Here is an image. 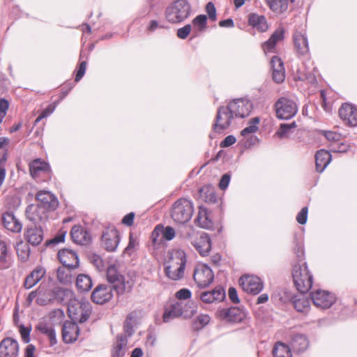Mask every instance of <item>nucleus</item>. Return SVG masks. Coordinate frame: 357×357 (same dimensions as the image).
I'll use <instances>...</instances> for the list:
<instances>
[{"label":"nucleus","instance_id":"f257e3e1","mask_svg":"<svg viewBox=\"0 0 357 357\" xmlns=\"http://www.w3.org/2000/svg\"><path fill=\"white\" fill-rule=\"evenodd\" d=\"M187 257L181 249L174 250L165 264L166 276L172 280H179L184 276Z\"/></svg>","mask_w":357,"mask_h":357},{"label":"nucleus","instance_id":"f03ea898","mask_svg":"<svg viewBox=\"0 0 357 357\" xmlns=\"http://www.w3.org/2000/svg\"><path fill=\"white\" fill-rule=\"evenodd\" d=\"M194 211L193 202L190 199L181 197L172 205L170 216L175 223L184 225L191 220Z\"/></svg>","mask_w":357,"mask_h":357},{"label":"nucleus","instance_id":"7ed1b4c3","mask_svg":"<svg viewBox=\"0 0 357 357\" xmlns=\"http://www.w3.org/2000/svg\"><path fill=\"white\" fill-rule=\"evenodd\" d=\"M191 13V6L188 0L174 1L165 10V18L169 23L177 24L187 19Z\"/></svg>","mask_w":357,"mask_h":357},{"label":"nucleus","instance_id":"20e7f679","mask_svg":"<svg viewBox=\"0 0 357 357\" xmlns=\"http://www.w3.org/2000/svg\"><path fill=\"white\" fill-rule=\"evenodd\" d=\"M291 274L296 289L303 294L308 292L312 286L313 277L306 263L302 265L298 263L294 264Z\"/></svg>","mask_w":357,"mask_h":357},{"label":"nucleus","instance_id":"39448f33","mask_svg":"<svg viewBox=\"0 0 357 357\" xmlns=\"http://www.w3.org/2000/svg\"><path fill=\"white\" fill-rule=\"evenodd\" d=\"M107 278L108 282L112 284V287L116 291L117 294L131 291L135 285V281L132 279L126 280L115 266H110L107 268Z\"/></svg>","mask_w":357,"mask_h":357},{"label":"nucleus","instance_id":"423d86ee","mask_svg":"<svg viewBox=\"0 0 357 357\" xmlns=\"http://www.w3.org/2000/svg\"><path fill=\"white\" fill-rule=\"evenodd\" d=\"M91 314V307L89 303L77 299H70L68 304V314L73 321L84 323L88 320Z\"/></svg>","mask_w":357,"mask_h":357},{"label":"nucleus","instance_id":"0eeeda50","mask_svg":"<svg viewBox=\"0 0 357 357\" xmlns=\"http://www.w3.org/2000/svg\"><path fill=\"white\" fill-rule=\"evenodd\" d=\"M89 52L86 50H81L79 54V61L74 71V80H68L61 86L60 89H73L75 84L79 82L84 76L86 70L87 60Z\"/></svg>","mask_w":357,"mask_h":357},{"label":"nucleus","instance_id":"6e6552de","mask_svg":"<svg viewBox=\"0 0 357 357\" xmlns=\"http://www.w3.org/2000/svg\"><path fill=\"white\" fill-rule=\"evenodd\" d=\"M234 117L227 105L220 107L212 126L213 130L218 133L222 132L231 126Z\"/></svg>","mask_w":357,"mask_h":357},{"label":"nucleus","instance_id":"1a4fd4ad","mask_svg":"<svg viewBox=\"0 0 357 357\" xmlns=\"http://www.w3.org/2000/svg\"><path fill=\"white\" fill-rule=\"evenodd\" d=\"M193 278L197 286L205 288L212 283L214 275L212 269L206 264H198L193 273Z\"/></svg>","mask_w":357,"mask_h":357},{"label":"nucleus","instance_id":"9d476101","mask_svg":"<svg viewBox=\"0 0 357 357\" xmlns=\"http://www.w3.org/2000/svg\"><path fill=\"white\" fill-rule=\"evenodd\" d=\"M238 282L244 291L253 295L259 294L264 288L263 281L256 275H242Z\"/></svg>","mask_w":357,"mask_h":357},{"label":"nucleus","instance_id":"9b49d317","mask_svg":"<svg viewBox=\"0 0 357 357\" xmlns=\"http://www.w3.org/2000/svg\"><path fill=\"white\" fill-rule=\"evenodd\" d=\"M276 114L279 119H289L297 113L296 104L285 98H280L275 104Z\"/></svg>","mask_w":357,"mask_h":357},{"label":"nucleus","instance_id":"f8f14e48","mask_svg":"<svg viewBox=\"0 0 357 357\" xmlns=\"http://www.w3.org/2000/svg\"><path fill=\"white\" fill-rule=\"evenodd\" d=\"M120 241L118 230L115 227L111 226L105 228L102 232L101 243L102 246L109 252L116 250Z\"/></svg>","mask_w":357,"mask_h":357},{"label":"nucleus","instance_id":"ddd939ff","mask_svg":"<svg viewBox=\"0 0 357 357\" xmlns=\"http://www.w3.org/2000/svg\"><path fill=\"white\" fill-rule=\"evenodd\" d=\"M227 107L233 113L234 116L241 118L248 116L252 109L251 102L243 98L235 99L231 101Z\"/></svg>","mask_w":357,"mask_h":357},{"label":"nucleus","instance_id":"4468645a","mask_svg":"<svg viewBox=\"0 0 357 357\" xmlns=\"http://www.w3.org/2000/svg\"><path fill=\"white\" fill-rule=\"evenodd\" d=\"M311 299L317 307L329 308L335 301V296L326 291L317 290L310 293Z\"/></svg>","mask_w":357,"mask_h":357},{"label":"nucleus","instance_id":"2eb2a0df","mask_svg":"<svg viewBox=\"0 0 357 357\" xmlns=\"http://www.w3.org/2000/svg\"><path fill=\"white\" fill-rule=\"evenodd\" d=\"M338 113L345 125L350 127L357 126V107L350 103H344Z\"/></svg>","mask_w":357,"mask_h":357},{"label":"nucleus","instance_id":"dca6fc26","mask_svg":"<svg viewBox=\"0 0 357 357\" xmlns=\"http://www.w3.org/2000/svg\"><path fill=\"white\" fill-rule=\"evenodd\" d=\"M218 317L229 322H241L245 318V313L237 307L223 308L218 312Z\"/></svg>","mask_w":357,"mask_h":357},{"label":"nucleus","instance_id":"f3484780","mask_svg":"<svg viewBox=\"0 0 357 357\" xmlns=\"http://www.w3.org/2000/svg\"><path fill=\"white\" fill-rule=\"evenodd\" d=\"M112 287L107 284H98L93 291L91 300L97 304H104L112 298Z\"/></svg>","mask_w":357,"mask_h":357},{"label":"nucleus","instance_id":"a211bd4d","mask_svg":"<svg viewBox=\"0 0 357 357\" xmlns=\"http://www.w3.org/2000/svg\"><path fill=\"white\" fill-rule=\"evenodd\" d=\"M36 199L38 201V205L43 206L50 211H55L59 202L54 195L49 191L40 190L36 195Z\"/></svg>","mask_w":357,"mask_h":357},{"label":"nucleus","instance_id":"6ab92c4d","mask_svg":"<svg viewBox=\"0 0 357 357\" xmlns=\"http://www.w3.org/2000/svg\"><path fill=\"white\" fill-rule=\"evenodd\" d=\"M60 293V290L48 289L40 284L38 288V298L36 302L41 306L48 305L53 303Z\"/></svg>","mask_w":357,"mask_h":357},{"label":"nucleus","instance_id":"aec40b11","mask_svg":"<svg viewBox=\"0 0 357 357\" xmlns=\"http://www.w3.org/2000/svg\"><path fill=\"white\" fill-rule=\"evenodd\" d=\"M19 344L12 337H6L0 342V357H17Z\"/></svg>","mask_w":357,"mask_h":357},{"label":"nucleus","instance_id":"412c9836","mask_svg":"<svg viewBox=\"0 0 357 357\" xmlns=\"http://www.w3.org/2000/svg\"><path fill=\"white\" fill-rule=\"evenodd\" d=\"M273 80L281 83L285 78V69L282 59L278 56H272L270 61Z\"/></svg>","mask_w":357,"mask_h":357},{"label":"nucleus","instance_id":"4be33fe9","mask_svg":"<svg viewBox=\"0 0 357 357\" xmlns=\"http://www.w3.org/2000/svg\"><path fill=\"white\" fill-rule=\"evenodd\" d=\"M79 335V328L76 321H66L62 328V337L66 343H73Z\"/></svg>","mask_w":357,"mask_h":357},{"label":"nucleus","instance_id":"5701e85b","mask_svg":"<svg viewBox=\"0 0 357 357\" xmlns=\"http://www.w3.org/2000/svg\"><path fill=\"white\" fill-rule=\"evenodd\" d=\"M57 255L63 266L74 269L79 266L78 256L71 250L63 249Z\"/></svg>","mask_w":357,"mask_h":357},{"label":"nucleus","instance_id":"b1692460","mask_svg":"<svg viewBox=\"0 0 357 357\" xmlns=\"http://www.w3.org/2000/svg\"><path fill=\"white\" fill-rule=\"evenodd\" d=\"M50 211L43 206H29L26 211V217L34 223L43 222L48 218V212Z\"/></svg>","mask_w":357,"mask_h":357},{"label":"nucleus","instance_id":"393cba45","mask_svg":"<svg viewBox=\"0 0 357 357\" xmlns=\"http://www.w3.org/2000/svg\"><path fill=\"white\" fill-rule=\"evenodd\" d=\"M70 236L73 241L78 245H87L91 241L90 234L81 225H75L71 229Z\"/></svg>","mask_w":357,"mask_h":357},{"label":"nucleus","instance_id":"a878e982","mask_svg":"<svg viewBox=\"0 0 357 357\" xmlns=\"http://www.w3.org/2000/svg\"><path fill=\"white\" fill-rule=\"evenodd\" d=\"M3 226L13 233H20L22 229V225L11 212H6L1 217Z\"/></svg>","mask_w":357,"mask_h":357},{"label":"nucleus","instance_id":"bb28decb","mask_svg":"<svg viewBox=\"0 0 357 357\" xmlns=\"http://www.w3.org/2000/svg\"><path fill=\"white\" fill-rule=\"evenodd\" d=\"M225 298V291L220 286L216 287L214 289L209 291L202 292L200 295V299L205 303H212L214 301H222Z\"/></svg>","mask_w":357,"mask_h":357},{"label":"nucleus","instance_id":"cd10ccee","mask_svg":"<svg viewBox=\"0 0 357 357\" xmlns=\"http://www.w3.org/2000/svg\"><path fill=\"white\" fill-rule=\"evenodd\" d=\"M24 238L32 245H38L43 240V231L40 227H29L24 233Z\"/></svg>","mask_w":357,"mask_h":357},{"label":"nucleus","instance_id":"c85d7f7f","mask_svg":"<svg viewBox=\"0 0 357 357\" xmlns=\"http://www.w3.org/2000/svg\"><path fill=\"white\" fill-rule=\"evenodd\" d=\"M248 24L261 33L266 32L268 29V24L266 17L256 13H252L248 15Z\"/></svg>","mask_w":357,"mask_h":357},{"label":"nucleus","instance_id":"c756f323","mask_svg":"<svg viewBox=\"0 0 357 357\" xmlns=\"http://www.w3.org/2000/svg\"><path fill=\"white\" fill-rule=\"evenodd\" d=\"M51 171L48 163L41 159H36L29 164V172L31 176L36 178L41 172L49 174Z\"/></svg>","mask_w":357,"mask_h":357},{"label":"nucleus","instance_id":"7c9ffc66","mask_svg":"<svg viewBox=\"0 0 357 357\" xmlns=\"http://www.w3.org/2000/svg\"><path fill=\"white\" fill-rule=\"evenodd\" d=\"M195 223L199 227L206 229H211L213 227V222L207 210L201 206L199 208L198 214L195 220Z\"/></svg>","mask_w":357,"mask_h":357},{"label":"nucleus","instance_id":"2f4dec72","mask_svg":"<svg viewBox=\"0 0 357 357\" xmlns=\"http://www.w3.org/2000/svg\"><path fill=\"white\" fill-rule=\"evenodd\" d=\"M193 245L200 255L207 256L211 249V241L208 235L203 234L198 239L195 241Z\"/></svg>","mask_w":357,"mask_h":357},{"label":"nucleus","instance_id":"473e14b6","mask_svg":"<svg viewBox=\"0 0 357 357\" xmlns=\"http://www.w3.org/2000/svg\"><path fill=\"white\" fill-rule=\"evenodd\" d=\"M45 274V268L41 266H37L25 278L24 287L26 289H31L44 277Z\"/></svg>","mask_w":357,"mask_h":357},{"label":"nucleus","instance_id":"72a5a7b5","mask_svg":"<svg viewBox=\"0 0 357 357\" xmlns=\"http://www.w3.org/2000/svg\"><path fill=\"white\" fill-rule=\"evenodd\" d=\"M332 155L328 151L321 149L315 154L317 172L321 173L331 161Z\"/></svg>","mask_w":357,"mask_h":357},{"label":"nucleus","instance_id":"f704fd0d","mask_svg":"<svg viewBox=\"0 0 357 357\" xmlns=\"http://www.w3.org/2000/svg\"><path fill=\"white\" fill-rule=\"evenodd\" d=\"M294 44L296 52L300 55H305L309 52V44L307 36L301 33L294 35Z\"/></svg>","mask_w":357,"mask_h":357},{"label":"nucleus","instance_id":"c9c22d12","mask_svg":"<svg viewBox=\"0 0 357 357\" xmlns=\"http://www.w3.org/2000/svg\"><path fill=\"white\" fill-rule=\"evenodd\" d=\"M127 344V336L123 334L118 335L112 349V357H123L126 351Z\"/></svg>","mask_w":357,"mask_h":357},{"label":"nucleus","instance_id":"e433bc0d","mask_svg":"<svg viewBox=\"0 0 357 357\" xmlns=\"http://www.w3.org/2000/svg\"><path fill=\"white\" fill-rule=\"evenodd\" d=\"M183 314V307L181 303L176 302L171 304L169 307H165L163 314V321L169 322L171 320L178 318Z\"/></svg>","mask_w":357,"mask_h":357},{"label":"nucleus","instance_id":"4c0bfd02","mask_svg":"<svg viewBox=\"0 0 357 357\" xmlns=\"http://www.w3.org/2000/svg\"><path fill=\"white\" fill-rule=\"evenodd\" d=\"M308 344L307 337L302 334L294 335L291 341L292 348L298 352L305 351L307 348Z\"/></svg>","mask_w":357,"mask_h":357},{"label":"nucleus","instance_id":"58836bf2","mask_svg":"<svg viewBox=\"0 0 357 357\" xmlns=\"http://www.w3.org/2000/svg\"><path fill=\"white\" fill-rule=\"evenodd\" d=\"M37 329L48 337L50 346L56 344V333L52 325L46 323H40L37 326Z\"/></svg>","mask_w":357,"mask_h":357},{"label":"nucleus","instance_id":"ea45409f","mask_svg":"<svg viewBox=\"0 0 357 357\" xmlns=\"http://www.w3.org/2000/svg\"><path fill=\"white\" fill-rule=\"evenodd\" d=\"M208 17L206 15L199 14L192 21V29L194 32H202L207 28Z\"/></svg>","mask_w":357,"mask_h":357},{"label":"nucleus","instance_id":"a19ab883","mask_svg":"<svg viewBox=\"0 0 357 357\" xmlns=\"http://www.w3.org/2000/svg\"><path fill=\"white\" fill-rule=\"evenodd\" d=\"M270 9L274 13H283L288 8L289 0H266Z\"/></svg>","mask_w":357,"mask_h":357},{"label":"nucleus","instance_id":"79ce46f5","mask_svg":"<svg viewBox=\"0 0 357 357\" xmlns=\"http://www.w3.org/2000/svg\"><path fill=\"white\" fill-rule=\"evenodd\" d=\"M92 280L91 278L85 274H80L77 276L76 286L81 291H88L92 287Z\"/></svg>","mask_w":357,"mask_h":357},{"label":"nucleus","instance_id":"37998d69","mask_svg":"<svg viewBox=\"0 0 357 357\" xmlns=\"http://www.w3.org/2000/svg\"><path fill=\"white\" fill-rule=\"evenodd\" d=\"M136 317H137V312H132L129 313L126 319V321L124 322L123 325V329L126 334L125 335L127 336V338L128 337H130L134 333V326L135 324L136 321Z\"/></svg>","mask_w":357,"mask_h":357},{"label":"nucleus","instance_id":"c03bdc74","mask_svg":"<svg viewBox=\"0 0 357 357\" xmlns=\"http://www.w3.org/2000/svg\"><path fill=\"white\" fill-rule=\"evenodd\" d=\"M274 357H291V353L289 347L280 342H278L273 349Z\"/></svg>","mask_w":357,"mask_h":357},{"label":"nucleus","instance_id":"a18cd8bd","mask_svg":"<svg viewBox=\"0 0 357 357\" xmlns=\"http://www.w3.org/2000/svg\"><path fill=\"white\" fill-rule=\"evenodd\" d=\"M72 268L65 266L59 267L57 269V279L63 284H67L72 282Z\"/></svg>","mask_w":357,"mask_h":357},{"label":"nucleus","instance_id":"49530a36","mask_svg":"<svg viewBox=\"0 0 357 357\" xmlns=\"http://www.w3.org/2000/svg\"><path fill=\"white\" fill-rule=\"evenodd\" d=\"M260 122V119L258 116L252 118L249 120L248 126L242 130L241 134L243 137H248L250 134L255 133L258 130V124Z\"/></svg>","mask_w":357,"mask_h":357},{"label":"nucleus","instance_id":"de8ad7c7","mask_svg":"<svg viewBox=\"0 0 357 357\" xmlns=\"http://www.w3.org/2000/svg\"><path fill=\"white\" fill-rule=\"evenodd\" d=\"M293 304L294 308L299 312L307 314L310 310V301L304 297L294 300Z\"/></svg>","mask_w":357,"mask_h":357},{"label":"nucleus","instance_id":"09e8293b","mask_svg":"<svg viewBox=\"0 0 357 357\" xmlns=\"http://www.w3.org/2000/svg\"><path fill=\"white\" fill-rule=\"evenodd\" d=\"M0 264L3 269L8 268L11 263L8 259V249L3 241H0Z\"/></svg>","mask_w":357,"mask_h":357},{"label":"nucleus","instance_id":"8fccbe9b","mask_svg":"<svg viewBox=\"0 0 357 357\" xmlns=\"http://www.w3.org/2000/svg\"><path fill=\"white\" fill-rule=\"evenodd\" d=\"M297 125L295 121L291 123H282L280 126L279 130L277 131L276 134L280 137L284 138L287 137L291 130L293 128H296Z\"/></svg>","mask_w":357,"mask_h":357},{"label":"nucleus","instance_id":"3c124183","mask_svg":"<svg viewBox=\"0 0 357 357\" xmlns=\"http://www.w3.org/2000/svg\"><path fill=\"white\" fill-rule=\"evenodd\" d=\"M16 252L19 258L22 261H26L29 257V250L28 245L22 242L18 243L16 246Z\"/></svg>","mask_w":357,"mask_h":357},{"label":"nucleus","instance_id":"603ef678","mask_svg":"<svg viewBox=\"0 0 357 357\" xmlns=\"http://www.w3.org/2000/svg\"><path fill=\"white\" fill-rule=\"evenodd\" d=\"M285 29L284 26H280L278 27L273 33L270 36V38L274 40L277 44L282 41L285 38Z\"/></svg>","mask_w":357,"mask_h":357},{"label":"nucleus","instance_id":"864d4df0","mask_svg":"<svg viewBox=\"0 0 357 357\" xmlns=\"http://www.w3.org/2000/svg\"><path fill=\"white\" fill-rule=\"evenodd\" d=\"M207 13V17L212 22L217 20V10L215 4L212 1L206 3L205 7Z\"/></svg>","mask_w":357,"mask_h":357},{"label":"nucleus","instance_id":"5fc2aeb1","mask_svg":"<svg viewBox=\"0 0 357 357\" xmlns=\"http://www.w3.org/2000/svg\"><path fill=\"white\" fill-rule=\"evenodd\" d=\"M192 25L190 24H187L184 25L183 27H181L177 29L176 35L177 37L180 39H185L190 35L192 31Z\"/></svg>","mask_w":357,"mask_h":357},{"label":"nucleus","instance_id":"6e6d98bb","mask_svg":"<svg viewBox=\"0 0 357 357\" xmlns=\"http://www.w3.org/2000/svg\"><path fill=\"white\" fill-rule=\"evenodd\" d=\"M68 94L67 91H63L60 96V98L57 101H54L52 104L49 105L45 109H44L41 114H45V118L51 114L55 109L58 102L63 98H64Z\"/></svg>","mask_w":357,"mask_h":357},{"label":"nucleus","instance_id":"4d7b16f0","mask_svg":"<svg viewBox=\"0 0 357 357\" xmlns=\"http://www.w3.org/2000/svg\"><path fill=\"white\" fill-rule=\"evenodd\" d=\"M139 242L136 238L134 237L132 233L129 234V243L128 246L125 249V252L130 255L138 245Z\"/></svg>","mask_w":357,"mask_h":357},{"label":"nucleus","instance_id":"13d9d810","mask_svg":"<svg viewBox=\"0 0 357 357\" xmlns=\"http://www.w3.org/2000/svg\"><path fill=\"white\" fill-rule=\"evenodd\" d=\"M276 45L277 43L269 38L267 40L261 44V48L263 49L265 54H267L268 52H273Z\"/></svg>","mask_w":357,"mask_h":357},{"label":"nucleus","instance_id":"bf43d9fd","mask_svg":"<svg viewBox=\"0 0 357 357\" xmlns=\"http://www.w3.org/2000/svg\"><path fill=\"white\" fill-rule=\"evenodd\" d=\"M31 327H26L24 325L20 326V333L21 335L22 339L26 343L29 342L30 340L29 335L31 332Z\"/></svg>","mask_w":357,"mask_h":357},{"label":"nucleus","instance_id":"052dcab7","mask_svg":"<svg viewBox=\"0 0 357 357\" xmlns=\"http://www.w3.org/2000/svg\"><path fill=\"white\" fill-rule=\"evenodd\" d=\"M307 213L308 208L307 207H303L300 212L298 213L296 216L297 222L301 225H304L307 222Z\"/></svg>","mask_w":357,"mask_h":357},{"label":"nucleus","instance_id":"680f3d73","mask_svg":"<svg viewBox=\"0 0 357 357\" xmlns=\"http://www.w3.org/2000/svg\"><path fill=\"white\" fill-rule=\"evenodd\" d=\"M294 252L298 258V261H301L303 259L304 257V250L303 245L302 243H298V241L295 242V246L294 248Z\"/></svg>","mask_w":357,"mask_h":357},{"label":"nucleus","instance_id":"e2e57ef3","mask_svg":"<svg viewBox=\"0 0 357 357\" xmlns=\"http://www.w3.org/2000/svg\"><path fill=\"white\" fill-rule=\"evenodd\" d=\"M324 135L330 142H337L341 139V135L335 131H324Z\"/></svg>","mask_w":357,"mask_h":357},{"label":"nucleus","instance_id":"0e129e2a","mask_svg":"<svg viewBox=\"0 0 357 357\" xmlns=\"http://www.w3.org/2000/svg\"><path fill=\"white\" fill-rule=\"evenodd\" d=\"M295 79H298L299 80H307L308 82L312 84H315L317 83V79L315 75L311 73H305L303 75H298L297 77H295Z\"/></svg>","mask_w":357,"mask_h":357},{"label":"nucleus","instance_id":"69168bd1","mask_svg":"<svg viewBox=\"0 0 357 357\" xmlns=\"http://www.w3.org/2000/svg\"><path fill=\"white\" fill-rule=\"evenodd\" d=\"M175 234L174 229L170 226L166 227L163 231V237L167 241L172 240L175 237Z\"/></svg>","mask_w":357,"mask_h":357},{"label":"nucleus","instance_id":"338daca9","mask_svg":"<svg viewBox=\"0 0 357 357\" xmlns=\"http://www.w3.org/2000/svg\"><path fill=\"white\" fill-rule=\"evenodd\" d=\"M176 296L178 299L185 300L190 298L191 291L188 289H181L176 292Z\"/></svg>","mask_w":357,"mask_h":357},{"label":"nucleus","instance_id":"774afa93","mask_svg":"<svg viewBox=\"0 0 357 357\" xmlns=\"http://www.w3.org/2000/svg\"><path fill=\"white\" fill-rule=\"evenodd\" d=\"M236 137L233 135H228L221 142L220 146L222 148L229 147L236 142Z\"/></svg>","mask_w":357,"mask_h":357}]
</instances>
